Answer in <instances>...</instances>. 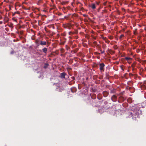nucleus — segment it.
I'll use <instances>...</instances> for the list:
<instances>
[{
    "label": "nucleus",
    "instance_id": "f257e3e1",
    "mask_svg": "<svg viewBox=\"0 0 146 146\" xmlns=\"http://www.w3.org/2000/svg\"><path fill=\"white\" fill-rule=\"evenodd\" d=\"M105 66V64L103 63H100L99 64L100 70L101 72H104V67Z\"/></svg>",
    "mask_w": 146,
    "mask_h": 146
},
{
    "label": "nucleus",
    "instance_id": "f03ea898",
    "mask_svg": "<svg viewBox=\"0 0 146 146\" xmlns=\"http://www.w3.org/2000/svg\"><path fill=\"white\" fill-rule=\"evenodd\" d=\"M67 76L68 78L69 77V76L67 75L65 72H62L60 74V77L61 78H65V76Z\"/></svg>",
    "mask_w": 146,
    "mask_h": 146
},
{
    "label": "nucleus",
    "instance_id": "7ed1b4c3",
    "mask_svg": "<svg viewBox=\"0 0 146 146\" xmlns=\"http://www.w3.org/2000/svg\"><path fill=\"white\" fill-rule=\"evenodd\" d=\"M124 98L122 96H120L118 98V102L119 103H121L124 101Z\"/></svg>",
    "mask_w": 146,
    "mask_h": 146
},
{
    "label": "nucleus",
    "instance_id": "20e7f679",
    "mask_svg": "<svg viewBox=\"0 0 146 146\" xmlns=\"http://www.w3.org/2000/svg\"><path fill=\"white\" fill-rule=\"evenodd\" d=\"M111 100L113 102H116L117 101V96L115 95H113L111 98Z\"/></svg>",
    "mask_w": 146,
    "mask_h": 146
},
{
    "label": "nucleus",
    "instance_id": "39448f33",
    "mask_svg": "<svg viewBox=\"0 0 146 146\" xmlns=\"http://www.w3.org/2000/svg\"><path fill=\"white\" fill-rule=\"evenodd\" d=\"M40 41L41 40H40V39L39 38L35 40V43L37 44V47H38L40 45Z\"/></svg>",
    "mask_w": 146,
    "mask_h": 146
},
{
    "label": "nucleus",
    "instance_id": "423d86ee",
    "mask_svg": "<svg viewBox=\"0 0 146 146\" xmlns=\"http://www.w3.org/2000/svg\"><path fill=\"white\" fill-rule=\"evenodd\" d=\"M46 44L47 42L46 41H43L42 40H41V41L40 43V45L41 46L45 45Z\"/></svg>",
    "mask_w": 146,
    "mask_h": 146
},
{
    "label": "nucleus",
    "instance_id": "0eeeda50",
    "mask_svg": "<svg viewBox=\"0 0 146 146\" xmlns=\"http://www.w3.org/2000/svg\"><path fill=\"white\" fill-rule=\"evenodd\" d=\"M103 94L104 97H107L109 94V92L106 91H104L103 92Z\"/></svg>",
    "mask_w": 146,
    "mask_h": 146
},
{
    "label": "nucleus",
    "instance_id": "6e6552de",
    "mask_svg": "<svg viewBox=\"0 0 146 146\" xmlns=\"http://www.w3.org/2000/svg\"><path fill=\"white\" fill-rule=\"evenodd\" d=\"M90 7L93 9H95L96 8V5L94 3L91 4L90 5Z\"/></svg>",
    "mask_w": 146,
    "mask_h": 146
},
{
    "label": "nucleus",
    "instance_id": "1a4fd4ad",
    "mask_svg": "<svg viewBox=\"0 0 146 146\" xmlns=\"http://www.w3.org/2000/svg\"><path fill=\"white\" fill-rule=\"evenodd\" d=\"M130 115H129V117L130 118L131 117H132V118L133 119L136 118V115H133L131 113H130Z\"/></svg>",
    "mask_w": 146,
    "mask_h": 146
},
{
    "label": "nucleus",
    "instance_id": "9d476101",
    "mask_svg": "<svg viewBox=\"0 0 146 146\" xmlns=\"http://www.w3.org/2000/svg\"><path fill=\"white\" fill-rule=\"evenodd\" d=\"M63 27L64 28H68V29H70V28L69 26L68 25H63Z\"/></svg>",
    "mask_w": 146,
    "mask_h": 146
},
{
    "label": "nucleus",
    "instance_id": "9b49d317",
    "mask_svg": "<svg viewBox=\"0 0 146 146\" xmlns=\"http://www.w3.org/2000/svg\"><path fill=\"white\" fill-rule=\"evenodd\" d=\"M42 51L45 53H46L47 51V49L46 47H44L42 49Z\"/></svg>",
    "mask_w": 146,
    "mask_h": 146
},
{
    "label": "nucleus",
    "instance_id": "f8f14e48",
    "mask_svg": "<svg viewBox=\"0 0 146 146\" xmlns=\"http://www.w3.org/2000/svg\"><path fill=\"white\" fill-rule=\"evenodd\" d=\"M127 101L129 103H131L132 102V99L131 98H128L127 100Z\"/></svg>",
    "mask_w": 146,
    "mask_h": 146
},
{
    "label": "nucleus",
    "instance_id": "ddd939ff",
    "mask_svg": "<svg viewBox=\"0 0 146 146\" xmlns=\"http://www.w3.org/2000/svg\"><path fill=\"white\" fill-rule=\"evenodd\" d=\"M49 66V64L47 63H44V68L45 69L47 68Z\"/></svg>",
    "mask_w": 146,
    "mask_h": 146
},
{
    "label": "nucleus",
    "instance_id": "4468645a",
    "mask_svg": "<svg viewBox=\"0 0 146 146\" xmlns=\"http://www.w3.org/2000/svg\"><path fill=\"white\" fill-rule=\"evenodd\" d=\"M125 59L127 61H129V60H132V58L130 57H126L125 58Z\"/></svg>",
    "mask_w": 146,
    "mask_h": 146
},
{
    "label": "nucleus",
    "instance_id": "2eb2a0df",
    "mask_svg": "<svg viewBox=\"0 0 146 146\" xmlns=\"http://www.w3.org/2000/svg\"><path fill=\"white\" fill-rule=\"evenodd\" d=\"M68 3H69L68 1H63V2H62L61 3V4L62 5H65V4H68Z\"/></svg>",
    "mask_w": 146,
    "mask_h": 146
},
{
    "label": "nucleus",
    "instance_id": "dca6fc26",
    "mask_svg": "<svg viewBox=\"0 0 146 146\" xmlns=\"http://www.w3.org/2000/svg\"><path fill=\"white\" fill-rule=\"evenodd\" d=\"M115 89H114L113 90H111L110 93H114L115 92Z\"/></svg>",
    "mask_w": 146,
    "mask_h": 146
},
{
    "label": "nucleus",
    "instance_id": "f3484780",
    "mask_svg": "<svg viewBox=\"0 0 146 146\" xmlns=\"http://www.w3.org/2000/svg\"><path fill=\"white\" fill-rule=\"evenodd\" d=\"M136 63L135 62H134L131 65V66L133 68H134L136 65Z\"/></svg>",
    "mask_w": 146,
    "mask_h": 146
},
{
    "label": "nucleus",
    "instance_id": "a211bd4d",
    "mask_svg": "<svg viewBox=\"0 0 146 146\" xmlns=\"http://www.w3.org/2000/svg\"><path fill=\"white\" fill-rule=\"evenodd\" d=\"M64 90V88H62L61 89H60L59 90V92H62V91H63Z\"/></svg>",
    "mask_w": 146,
    "mask_h": 146
},
{
    "label": "nucleus",
    "instance_id": "6ab92c4d",
    "mask_svg": "<svg viewBox=\"0 0 146 146\" xmlns=\"http://www.w3.org/2000/svg\"><path fill=\"white\" fill-rule=\"evenodd\" d=\"M102 48L104 49V50H105L106 47V46L105 44H103L102 45Z\"/></svg>",
    "mask_w": 146,
    "mask_h": 146
},
{
    "label": "nucleus",
    "instance_id": "aec40b11",
    "mask_svg": "<svg viewBox=\"0 0 146 146\" xmlns=\"http://www.w3.org/2000/svg\"><path fill=\"white\" fill-rule=\"evenodd\" d=\"M92 92H95L96 91V90L95 88H92Z\"/></svg>",
    "mask_w": 146,
    "mask_h": 146
},
{
    "label": "nucleus",
    "instance_id": "412c9836",
    "mask_svg": "<svg viewBox=\"0 0 146 146\" xmlns=\"http://www.w3.org/2000/svg\"><path fill=\"white\" fill-rule=\"evenodd\" d=\"M8 26L11 28H13V24L12 23H11L9 25H8Z\"/></svg>",
    "mask_w": 146,
    "mask_h": 146
},
{
    "label": "nucleus",
    "instance_id": "4be33fe9",
    "mask_svg": "<svg viewBox=\"0 0 146 146\" xmlns=\"http://www.w3.org/2000/svg\"><path fill=\"white\" fill-rule=\"evenodd\" d=\"M105 41L107 43H109L110 42V41L107 39H106L105 40Z\"/></svg>",
    "mask_w": 146,
    "mask_h": 146
},
{
    "label": "nucleus",
    "instance_id": "5701e85b",
    "mask_svg": "<svg viewBox=\"0 0 146 146\" xmlns=\"http://www.w3.org/2000/svg\"><path fill=\"white\" fill-rule=\"evenodd\" d=\"M123 36H124V35H121L120 36L119 39H121V38Z\"/></svg>",
    "mask_w": 146,
    "mask_h": 146
},
{
    "label": "nucleus",
    "instance_id": "b1692460",
    "mask_svg": "<svg viewBox=\"0 0 146 146\" xmlns=\"http://www.w3.org/2000/svg\"><path fill=\"white\" fill-rule=\"evenodd\" d=\"M93 43L94 45H96L97 44V42L96 41H94Z\"/></svg>",
    "mask_w": 146,
    "mask_h": 146
},
{
    "label": "nucleus",
    "instance_id": "393cba45",
    "mask_svg": "<svg viewBox=\"0 0 146 146\" xmlns=\"http://www.w3.org/2000/svg\"><path fill=\"white\" fill-rule=\"evenodd\" d=\"M100 51L101 52V53L102 54L103 53H104V52H105V50H104L103 51H102L101 50H100Z\"/></svg>",
    "mask_w": 146,
    "mask_h": 146
},
{
    "label": "nucleus",
    "instance_id": "a878e982",
    "mask_svg": "<svg viewBox=\"0 0 146 146\" xmlns=\"http://www.w3.org/2000/svg\"><path fill=\"white\" fill-rule=\"evenodd\" d=\"M73 33L71 32L70 31L68 33V34L69 35H71L72 34H73Z\"/></svg>",
    "mask_w": 146,
    "mask_h": 146
},
{
    "label": "nucleus",
    "instance_id": "bb28decb",
    "mask_svg": "<svg viewBox=\"0 0 146 146\" xmlns=\"http://www.w3.org/2000/svg\"><path fill=\"white\" fill-rule=\"evenodd\" d=\"M91 98H92V99H96V96H95L94 97H94H92V96H91Z\"/></svg>",
    "mask_w": 146,
    "mask_h": 146
},
{
    "label": "nucleus",
    "instance_id": "cd10ccee",
    "mask_svg": "<svg viewBox=\"0 0 146 146\" xmlns=\"http://www.w3.org/2000/svg\"><path fill=\"white\" fill-rule=\"evenodd\" d=\"M71 91L72 92H73H73H74V91L73 90V89H72V88H71Z\"/></svg>",
    "mask_w": 146,
    "mask_h": 146
},
{
    "label": "nucleus",
    "instance_id": "c85d7f7f",
    "mask_svg": "<svg viewBox=\"0 0 146 146\" xmlns=\"http://www.w3.org/2000/svg\"><path fill=\"white\" fill-rule=\"evenodd\" d=\"M136 68H133V69H132V70L133 71L135 70H136Z\"/></svg>",
    "mask_w": 146,
    "mask_h": 146
},
{
    "label": "nucleus",
    "instance_id": "c756f323",
    "mask_svg": "<svg viewBox=\"0 0 146 146\" xmlns=\"http://www.w3.org/2000/svg\"><path fill=\"white\" fill-rule=\"evenodd\" d=\"M115 49H116L117 48V46L116 45H115Z\"/></svg>",
    "mask_w": 146,
    "mask_h": 146
},
{
    "label": "nucleus",
    "instance_id": "7c9ffc66",
    "mask_svg": "<svg viewBox=\"0 0 146 146\" xmlns=\"http://www.w3.org/2000/svg\"><path fill=\"white\" fill-rule=\"evenodd\" d=\"M121 69L123 70V66H121Z\"/></svg>",
    "mask_w": 146,
    "mask_h": 146
},
{
    "label": "nucleus",
    "instance_id": "2f4dec72",
    "mask_svg": "<svg viewBox=\"0 0 146 146\" xmlns=\"http://www.w3.org/2000/svg\"><path fill=\"white\" fill-rule=\"evenodd\" d=\"M110 39H112V38H113L112 36H110Z\"/></svg>",
    "mask_w": 146,
    "mask_h": 146
},
{
    "label": "nucleus",
    "instance_id": "473e14b6",
    "mask_svg": "<svg viewBox=\"0 0 146 146\" xmlns=\"http://www.w3.org/2000/svg\"><path fill=\"white\" fill-rule=\"evenodd\" d=\"M83 16L84 17H86L87 15H86V14H84L83 15Z\"/></svg>",
    "mask_w": 146,
    "mask_h": 146
},
{
    "label": "nucleus",
    "instance_id": "72a5a7b5",
    "mask_svg": "<svg viewBox=\"0 0 146 146\" xmlns=\"http://www.w3.org/2000/svg\"><path fill=\"white\" fill-rule=\"evenodd\" d=\"M72 79H73L74 80V78H74V77L73 76V77H72Z\"/></svg>",
    "mask_w": 146,
    "mask_h": 146
},
{
    "label": "nucleus",
    "instance_id": "f704fd0d",
    "mask_svg": "<svg viewBox=\"0 0 146 146\" xmlns=\"http://www.w3.org/2000/svg\"><path fill=\"white\" fill-rule=\"evenodd\" d=\"M120 95H122L123 94V93H121L120 94Z\"/></svg>",
    "mask_w": 146,
    "mask_h": 146
},
{
    "label": "nucleus",
    "instance_id": "c9c22d12",
    "mask_svg": "<svg viewBox=\"0 0 146 146\" xmlns=\"http://www.w3.org/2000/svg\"><path fill=\"white\" fill-rule=\"evenodd\" d=\"M134 35H136V32H134Z\"/></svg>",
    "mask_w": 146,
    "mask_h": 146
},
{
    "label": "nucleus",
    "instance_id": "e433bc0d",
    "mask_svg": "<svg viewBox=\"0 0 146 146\" xmlns=\"http://www.w3.org/2000/svg\"><path fill=\"white\" fill-rule=\"evenodd\" d=\"M17 13V12H15V13H14V14H15L16 13Z\"/></svg>",
    "mask_w": 146,
    "mask_h": 146
},
{
    "label": "nucleus",
    "instance_id": "4c0bfd02",
    "mask_svg": "<svg viewBox=\"0 0 146 146\" xmlns=\"http://www.w3.org/2000/svg\"><path fill=\"white\" fill-rule=\"evenodd\" d=\"M145 86V89H146V86Z\"/></svg>",
    "mask_w": 146,
    "mask_h": 146
},
{
    "label": "nucleus",
    "instance_id": "58836bf2",
    "mask_svg": "<svg viewBox=\"0 0 146 146\" xmlns=\"http://www.w3.org/2000/svg\"><path fill=\"white\" fill-rule=\"evenodd\" d=\"M68 69H71V68H68Z\"/></svg>",
    "mask_w": 146,
    "mask_h": 146
},
{
    "label": "nucleus",
    "instance_id": "ea45409f",
    "mask_svg": "<svg viewBox=\"0 0 146 146\" xmlns=\"http://www.w3.org/2000/svg\"><path fill=\"white\" fill-rule=\"evenodd\" d=\"M128 62H129V63H131V62H129V61H128Z\"/></svg>",
    "mask_w": 146,
    "mask_h": 146
},
{
    "label": "nucleus",
    "instance_id": "a19ab883",
    "mask_svg": "<svg viewBox=\"0 0 146 146\" xmlns=\"http://www.w3.org/2000/svg\"><path fill=\"white\" fill-rule=\"evenodd\" d=\"M98 53V54H100V53Z\"/></svg>",
    "mask_w": 146,
    "mask_h": 146
},
{
    "label": "nucleus",
    "instance_id": "79ce46f5",
    "mask_svg": "<svg viewBox=\"0 0 146 146\" xmlns=\"http://www.w3.org/2000/svg\"><path fill=\"white\" fill-rule=\"evenodd\" d=\"M1 24H2V22H1Z\"/></svg>",
    "mask_w": 146,
    "mask_h": 146
},
{
    "label": "nucleus",
    "instance_id": "37998d69",
    "mask_svg": "<svg viewBox=\"0 0 146 146\" xmlns=\"http://www.w3.org/2000/svg\"><path fill=\"white\" fill-rule=\"evenodd\" d=\"M98 99L99 100H101V98H100V99L98 98Z\"/></svg>",
    "mask_w": 146,
    "mask_h": 146
},
{
    "label": "nucleus",
    "instance_id": "c03bdc74",
    "mask_svg": "<svg viewBox=\"0 0 146 146\" xmlns=\"http://www.w3.org/2000/svg\"><path fill=\"white\" fill-rule=\"evenodd\" d=\"M48 46H47V47H48Z\"/></svg>",
    "mask_w": 146,
    "mask_h": 146
},
{
    "label": "nucleus",
    "instance_id": "a18cd8bd",
    "mask_svg": "<svg viewBox=\"0 0 146 146\" xmlns=\"http://www.w3.org/2000/svg\"><path fill=\"white\" fill-rule=\"evenodd\" d=\"M145 70H146V68H145Z\"/></svg>",
    "mask_w": 146,
    "mask_h": 146
}]
</instances>
